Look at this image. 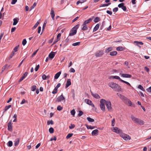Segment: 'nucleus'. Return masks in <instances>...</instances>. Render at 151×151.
Wrapping results in <instances>:
<instances>
[{
    "instance_id": "052dcab7",
    "label": "nucleus",
    "mask_w": 151,
    "mask_h": 151,
    "mask_svg": "<svg viewBox=\"0 0 151 151\" xmlns=\"http://www.w3.org/2000/svg\"><path fill=\"white\" fill-rule=\"evenodd\" d=\"M17 0H12L11 2V4H14L17 2Z\"/></svg>"
},
{
    "instance_id": "bb28decb",
    "label": "nucleus",
    "mask_w": 151,
    "mask_h": 151,
    "mask_svg": "<svg viewBox=\"0 0 151 151\" xmlns=\"http://www.w3.org/2000/svg\"><path fill=\"white\" fill-rule=\"evenodd\" d=\"M11 107V105H9L8 106H6L5 107V109H4V111L3 112V114L7 110H8L9 108H10Z\"/></svg>"
},
{
    "instance_id": "412c9836",
    "label": "nucleus",
    "mask_w": 151,
    "mask_h": 151,
    "mask_svg": "<svg viewBox=\"0 0 151 151\" xmlns=\"http://www.w3.org/2000/svg\"><path fill=\"white\" fill-rule=\"evenodd\" d=\"M92 20V19L91 18H89L88 19H87L86 21H85L83 24H84V25H86V24H88L90 22H91Z\"/></svg>"
},
{
    "instance_id": "49530a36",
    "label": "nucleus",
    "mask_w": 151,
    "mask_h": 151,
    "mask_svg": "<svg viewBox=\"0 0 151 151\" xmlns=\"http://www.w3.org/2000/svg\"><path fill=\"white\" fill-rule=\"evenodd\" d=\"M58 92V89L55 88L52 91V93L53 94H55L57 93Z\"/></svg>"
},
{
    "instance_id": "7c9ffc66",
    "label": "nucleus",
    "mask_w": 151,
    "mask_h": 151,
    "mask_svg": "<svg viewBox=\"0 0 151 151\" xmlns=\"http://www.w3.org/2000/svg\"><path fill=\"white\" fill-rule=\"evenodd\" d=\"M111 4V3H107V4H102L100 6V7L107 6Z\"/></svg>"
},
{
    "instance_id": "6e6d98bb",
    "label": "nucleus",
    "mask_w": 151,
    "mask_h": 151,
    "mask_svg": "<svg viewBox=\"0 0 151 151\" xmlns=\"http://www.w3.org/2000/svg\"><path fill=\"white\" fill-rule=\"evenodd\" d=\"M70 73H74L75 72V69L73 68H71L69 70Z\"/></svg>"
},
{
    "instance_id": "9d476101",
    "label": "nucleus",
    "mask_w": 151,
    "mask_h": 151,
    "mask_svg": "<svg viewBox=\"0 0 151 151\" xmlns=\"http://www.w3.org/2000/svg\"><path fill=\"white\" fill-rule=\"evenodd\" d=\"M104 54V52L103 50H99L97 52L95 55L96 57H100L102 56Z\"/></svg>"
},
{
    "instance_id": "393cba45",
    "label": "nucleus",
    "mask_w": 151,
    "mask_h": 151,
    "mask_svg": "<svg viewBox=\"0 0 151 151\" xmlns=\"http://www.w3.org/2000/svg\"><path fill=\"white\" fill-rule=\"evenodd\" d=\"M51 17L53 20H54V17L55 16V13L54 11L52 9L51 10Z\"/></svg>"
},
{
    "instance_id": "4468645a",
    "label": "nucleus",
    "mask_w": 151,
    "mask_h": 151,
    "mask_svg": "<svg viewBox=\"0 0 151 151\" xmlns=\"http://www.w3.org/2000/svg\"><path fill=\"white\" fill-rule=\"evenodd\" d=\"M8 126V130L12 132V123L11 121L9 122L7 125Z\"/></svg>"
},
{
    "instance_id": "a18cd8bd",
    "label": "nucleus",
    "mask_w": 151,
    "mask_h": 151,
    "mask_svg": "<svg viewBox=\"0 0 151 151\" xmlns=\"http://www.w3.org/2000/svg\"><path fill=\"white\" fill-rule=\"evenodd\" d=\"M86 127L88 129H93L94 128V127H93L90 125H86Z\"/></svg>"
},
{
    "instance_id": "7ed1b4c3",
    "label": "nucleus",
    "mask_w": 151,
    "mask_h": 151,
    "mask_svg": "<svg viewBox=\"0 0 151 151\" xmlns=\"http://www.w3.org/2000/svg\"><path fill=\"white\" fill-rule=\"evenodd\" d=\"M79 24H78L74 26L70 31L69 36H72L75 35L77 32V30L79 27Z\"/></svg>"
},
{
    "instance_id": "f257e3e1",
    "label": "nucleus",
    "mask_w": 151,
    "mask_h": 151,
    "mask_svg": "<svg viewBox=\"0 0 151 151\" xmlns=\"http://www.w3.org/2000/svg\"><path fill=\"white\" fill-rule=\"evenodd\" d=\"M108 86L114 90L119 91L122 92L123 90L121 87L118 84L113 82H109L108 84Z\"/></svg>"
},
{
    "instance_id": "a19ab883",
    "label": "nucleus",
    "mask_w": 151,
    "mask_h": 151,
    "mask_svg": "<svg viewBox=\"0 0 151 151\" xmlns=\"http://www.w3.org/2000/svg\"><path fill=\"white\" fill-rule=\"evenodd\" d=\"M36 85H34L32 86L31 87V90L32 91H35L36 89Z\"/></svg>"
},
{
    "instance_id": "79ce46f5",
    "label": "nucleus",
    "mask_w": 151,
    "mask_h": 151,
    "mask_svg": "<svg viewBox=\"0 0 151 151\" xmlns=\"http://www.w3.org/2000/svg\"><path fill=\"white\" fill-rule=\"evenodd\" d=\"M13 144L12 142V141H10L8 142V146L9 147L12 146Z\"/></svg>"
},
{
    "instance_id": "aec40b11",
    "label": "nucleus",
    "mask_w": 151,
    "mask_h": 151,
    "mask_svg": "<svg viewBox=\"0 0 151 151\" xmlns=\"http://www.w3.org/2000/svg\"><path fill=\"white\" fill-rule=\"evenodd\" d=\"M55 54L54 52H51L49 55V57L50 58L52 59L55 56Z\"/></svg>"
},
{
    "instance_id": "72a5a7b5",
    "label": "nucleus",
    "mask_w": 151,
    "mask_h": 151,
    "mask_svg": "<svg viewBox=\"0 0 151 151\" xmlns=\"http://www.w3.org/2000/svg\"><path fill=\"white\" fill-rule=\"evenodd\" d=\"M100 20V18L98 17H96L94 20V22L95 23H97Z\"/></svg>"
},
{
    "instance_id": "4be33fe9",
    "label": "nucleus",
    "mask_w": 151,
    "mask_h": 151,
    "mask_svg": "<svg viewBox=\"0 0 151 151\" xmlns=\"http://www.w3.org/2000/svg\"><path fill=\"white\" fill-rule=\"evenodd\" d=\"M100 26L99 24H97L96 26L94 27L93 29V32H95L97 31L99 28Z\"/></svg>"
},
{
    "instance_id": "774afa93",
    "label": "nucleus",
    "mask_w": 151,
    "mask_h": 151,
    "mask_svg": "<svg viewBox=\"0 0 151 151\" xmlns=\"http://www.w3.org/2000/svg\"><path fill=\"white\" fill-rule=\"evenodd\" d=\"M41 27H39L38 28V33L39 34L40 33L41 30Z\"/></svg>"
},
{
    "instance_id": "0eeeda50",
    "label": "nucleus",
    "mask_w": 151,
    "mask_h": 151,
    "mask_svg": "<svg viewBox=\"0 0 151 151\" xmlns=\"http://www.w3.org/2000/svg\"><path fill=\"white\" fill-rule=\"evenodd\" d=\"M124 103L127 105L129 106H134V104H132V102L127 98L123 101Z\"/></svg>"
},
{
    "instance_id": "1a4fd4ad",
    "label": "nucleus",
    "mask_w": 151,
    "mask_h": 151,
    "mask_svg": "<svg viewBox=\"0 0 151 151\" xmlns=\"http://www.w3.org/2000/svg\"><path fill=\"white\" fill-rule=\"evenodd\" d=\"M65 98L63 96V93L61 95L58 97L57 99V101L58 102H61L63 100H64L65 101Z\"/></svg>"
},
{
    "instance_id": "bf43d9fd",
    "label": "nucleus",
    "mask_w": 151,
    "mask_h": 151,
    "mask_svg": "<svg viewBox=\"0 0 151 151\" xmlns=\"http://www.w3.org/2000/svg\"><path fill=\"white\" fill-rule=\"evenodd\" d=\"M126 97L124 96L123 95H122L121 97H120V98L123 101L126 98Z\"/></svg>"
},
{
    "instance_id": "6ab92c4d",
    "label": "nucleus",
    "mask_w": 151,
    "mask_h": 151,
    "mask_svg": "<svg viewBox=\"0 0 151 151\" xmlns=\"http://www.w3.org/2000/svg\"><path fill=\"white\" fill-rule=\"evenodd\" d=\"M134 43H135L138 46L140 47H141L139 46V45H143V42L139 41H135L134 42Z\"/></svg>"
},
{
    "instance_id": "09e8293b",
    "label": "nucleus",
    "mask_w": 151,
    "mask_h": 151,
    "mask_svg": "<svg viewBox=\"0 0 151 151\" xmlns=\"http://www.w3.org/2000/svg\"><path fill=\"white\" fill-rule=\"evenodd\" d=\"M83 114V112L81 111H79L78 116H81Z\"/></svg>"
},
{
    "instance_id": "2f4dec72",
    "label": "nucleus",
    "mask_w": 151,
    "mask_h": 151,
    "mask_svg": "<svg viewBox=\"0 0 151 151\" xmlns=\"http://www.w3.org/2000/svg\"><path fill=\"white\" fill-rule=\"evenodd\" d=\"M117 54V52L116 51H114L111 52L110 53V55L111 56H114L116 55Z\"/></svg>"
},
{
    "instance_id": "0e129e2a",
    "label": "nucleus",
    "mask_w": 151,
    "mask_h": 151,
    "mask_svg": "<svg viewBox=\"0 0 151 151\" xmlns=\"http://www.w3.org/2000/svg\"><path fill=\"white\" fill-rule=\"evenodd\" d=\"M57 139L56 137L55 136H54L53 138H51L50 139V141H52V140L56 141Z\"/></svg>"
},
{
    "instance_id": "13d9d810",
    "label": "nucleus",
    "mask_w": 151,
    "mask_h": 151,
    "mask_svg": "<svg viewBox=\"0 0 151 151\" xmlns=\"http://www.w3.org/2000/svg\"><path fill=\"white\" fill-rule=\"evenodd\" d=\"M18 47L19 46H17L14 48V52H16L17 51Z\"/></svg>"
},
{
    "instance_id": "de8ad7c7",
    "label": "nucleus",
    "mask_w": 151,
    "mask_h": 151,
    "mask_svg": "<svg viewBox=\"0 0 151 151\" xmlns=\"http://www.w3.org/2000/svg\"><path fill=\"white\" fill-rule=\"evenodd\" d=\"M75 127L74 124H71L69 126V128L70 129H72L74 128Z\"/></svg>"
},
{
    "instance_id": "e433bc0d",
    "label": "nucleus",
    "mask_w": 151,
    "mask_h": 151,
    "mask_svg": "<svg viewBox=\"0 0 151 151\" xmlns=\"http://www.w3.org/2000/svg\"><path fill=\"white\" fill-rule=\"evenodd\" d=\"M124 49V48L122 47H118L116 48V50L118 51H122Z\"/></svg>"
},
{
    "instance_id": "c9c22d12",
    "label": "nucleus",
    "mask_w": 151,
    "mask_h": 151,
    "mask_svg": "<svg viewBox=\"0 0 151 151\" xmlns=\"http://www.w3.org/2000/svg\"><path fill=\"white\" fill-rule=\"evenodd\" d=\"M39 24V22L38 21L37 22V23H36V24L33 27L32 29H35L38 26Z\"/></svg>"
},
{
    "instance_id": "37998d69",
    "label": "nucleus",
    "mask_w": 151,
    "mask_h": 151,
    "mask_svg": "<svg viewBox=\"0 0 151 151\" xmlns=\"http://www.w3.org/2000/svg\"><path fill=\"white\" fill-rule=\"evenodd\" d=\"M49 132L50 133H53L54 130V129L52 127H50L49 128Z\"/></svg>"
},
{
    "instance_id": "3c124183",
    "label": "nucleus",
    "mask_w": 151,
    "mask_h": 151,
    "mask_svg": "<svg viewBox=\"0 0 151 151\" xmlns=\"http://www.w3.org/2000/svg\"><path fill=\"white\" fill-rule=\"evenodd\" d=\"M80 42H78L73 43L72 44V45L74 46H77L79 45Z\"/></svg>"
},
{
    "instance_id": "5701e85b",
    "label": "nucleus",
    "mask_w": 151,
    "mask_h": 151,
    "mask_svg": "<svg viewBox=\"0 0 151 151\" xmlns=\"http://www.w3.org/2000/svg\"><path fill=\"white\" fill-rule=\"evenodd\" d=\"M98 130L96 129L93 130L91 133L92 135L93 136H94L96 134H97L98 132Z\"/></svg>"
},
{
    "instance_id": "39448f33",
    "label": "nucleus",
    "mask_w": 151,
    "mask_h": 151,
    "mask_svg": "<svg viewBox=\"0 0 151 151\" xmlns=\"http://www.w3.org/2000/svg\"><path fill=\"white\" fill-rule=\"evenodd\" d=\"M105 102V99H101L100 101V106L101 110L103 111H105V107L104 104Z\"/></svg>"
},
{
    "instance_id": "6e6552de",
    "label": "nucleus",
    "mask_w": 151,
    "mask_h": 151,
    "mask_svg": "<svg viewBox=\"0 0 151 151\" xmlns=\"http://www.w3.org/2000/svg\"><path fill=\"white\" fill-rule=\"evenodd\" d=\"M119 75L122 77L125 78H131L132 77V76L131 75L122 73V71L120 73Z\"/></svg>"
},
{
    "instance_id": "e2e57ef3",
    "label": "nucleus",
    "mask_w": 151,
    "mask_h": 151,
    "mask_svg": "<svg viewBox=\"0 0 151 151\" xmlns=\"http://www.w3.org/2000/svg\"><path fill=\"white\" fill-rule=\"evenodd\" d=\"M38 49H37V50H36L34 52V53L32 54V57H33L35 55V54H36L37 52L38 51Z\"/></svg>"
},
{
    "instance_id": "dca6fc26",
    "label": "nucleus",
    "mask_w": 151,
    "mask_h": 151,
    "mask_svg": "<svg viewBox=\"0 0 151 151\" xmlns=\"http://www.w3.org/2000/svg\"><path fill=\"white\" fill-rule=\"evenodd\" d=\"M71 80L70 79H68L66 82V83L65 86V88H68V86L71 85Z\"/></svg>"
},
{
    "instance_id": "a211bd4d",
    "label": "nucleus",
    "mask_w": 151,
    "mask_h": 151,
    "mask_svg": "<svg viewBox=\"0 0 151 151\" xmlns=\"http://www.w3.org/2000/svg\"><path fill=\"white\" fill-rule=\"evenodd\" d=\"M27 72H25L24 73V74L23 76L20 78L19 80V82L21 81H22L27 76Z\"/></svg>"
},
{
    "instance_id": "f704fd0d",
    "label": "nucleus",
    "mask_w": 151,
    "mask_h": 151,
    "mask_svg": "<svg viewBox=\"0 0 151 151\" xmlns=\"http://www.w3.org/2000/svg\"><path fill=\"white\" fill-rule=\"evenodd\" d=\"M87 119L88 121L89 122H93L94 121V119L89 117H87Z\"/></svg>"
},
{
    "instance_id": "c85d7f7f",
    "label": "nucleus",
    "mask_w": 151,
    "mask_h": 151,
    "mask_svg": "<svg viewBox=\"0 0 151 151\" xmlns=\"http://www.w3.org/2000/svg\"><path fill=\"white\" fill-rule=\"evenodd\" d=\"M49 78V76H46L45 74H43L42 76V78L43 80H45L47 78Z\"/></svg>"
},
{
    "instance_id": "f8f14e48",
    "label": "nucleus",
    "mask_w": 151,
    "mask_h": 151,
    "mask_svg": "<svg viewBox=\"0 0 151 151\" xmlns=\"http://www.w3.org/2000/svg\"><path fill=\"white\" fill-rule=\"evenodd\" d=\"M113 129L114 131L116 133H119L120 134V133H122V130L117 127H114Z\"/></svg>"
},
{
    "instance_id": "ea45409f",
    "label": "nucleus",
    "mask_w": 151,
    "mask_h": 151,
    "mask_svg": "<svg viewBox=\"0 0 151 151\" xmlns=\"http://www.w3.org/2000/svg\"><path fill=\"white\" fill-rule=\"evenodd\" d=\"M138 88L140 89L142 91H145V90H144L143 87V86L140 85H139L138 86Z\"/></svg>"
},
{
    "instance_id": "423d86ee",
    "label": "nucleus",
    "mask_w": 151,
    "mask_h": 151,
    "mask_svg": "<svg viewBox=\"0 0 151 151\" xmlns=\"http://www.w3.org/2000/svg\"><path fill=\"white\" fill-rule=\"evenodd\" d=\"M105 104L108 110L109 111H111L112 109V108L111 106V103L110 101L109 100L106 101L105 100Z\"/></svg>"
},
{
    "instance_id": "680f3d73",
    "label": "nucleus",
    "mask_w": 151,
    "mask_h": 151,
    "mask_svg": "<svg viewBox=\"0 0 151 151\" xmlns=\"http://www.w3.org/2000/svg\"><path fill=\"white\" fill-rule=\"evenodd\" d=\"M40 68L39 65H38L36 67L35 70V71H37Z\"/></svg>"
},
{
    "instance_id": "cd10ccee",
    "label": "nucleus",
    "mask_w": 151,
    "mask_h": 151,
    "mask_svg": "<svg viewBox=\"0 0 151 151\" xmlns=\"http://www.w3.org/2000/svg\"><path fill=\"white\" fill-rule=\"evenodd\" d=\"M82 26L83 27L81 28L82 30H86L87 29L88 27L86 25H84V24H83Z\"/></svg>"
},
{
    "instance_id": "c03bdc74",
    "label": "nucleus",
    "mask_w": 151,
    "mask_h": 151,
    "mask_svg": "<svg viewBox=\"0 0 151 151\" xmlns=\"http://www.w3.org/2000/svg\"><path fill=\"white\" fill-rule=\"evenodd\" d=\"M73 135V133H69L66 136V138L67 139H68L71 137Z\"/></svg>"
},
{
    "instance_id": "69168bd1",
    "label": "nucleus",
    "mask_w": 151,
    "mask_h": 151,
    "mask_svg": "<svg viewBox=\"0 0 151 151\" xmlns=\"http://www.w3.org/2000/svg\"><path fill=\"white\" fill-rule=\"evenodd\" d=\"M6 66H7V65H6L2 67V72H3L4 71V70H5Z\"/></svg>"
},
{
    "instance_id": "338daca9",
    "label": "nucleus",
    "mask_w": 151,
    "mask_h": 151,
    "mask_svg": "<svg viewBox=\"0 0 151 151\" xmlns=\"http://www.w3.org/2000/svg\"><path fill=\"white\" fill-rule=\"evenodd\" d=\"M48 124H53V122L52 120H51L50 121H49L47 122Z\"/></svg>"
},
{
    "instance_id": "58836bf2",
    "label": "nucleus",
    "mask_w": 151,
    "mask_h": 151,
    "mask_svg": "<svg viewBox=\"0 0 151 151\" xmlns=\"http://www.w3.org/2000/svg\"><path fill=\"white\" fill-rule=\"evenodd\" d=\"M121 82H123V83H125L127 85H128V86H131V84H130V83H129V82H127V81H124L122 80H121Z\"/></svg>"
},
{
    "instance_id": "4d7b16f0",
    "label": "nucleus",
    "mask_w": 151,
    "mask_h": 151,
    "mask_svg": "<svg viewBox=\"0 0 151 151\" xmlns=\"http://www.w3.org/2000/svg\"><path fill=\"white\" fill-rule=\"evenodd\" d=\"M36 3L35 2L34 3L33 5L31 6V9L30 10V11H31V10L32 9H33V8H34V7L35 6H36Z\"/></svg>"
},
{
    "instance_id": "a878e982",
    "label": "nucleus",
    "mask_w": 151,
    "mask_h": 151,
    "mask_svg": "<svg viewBox=\"0 0 151 151\" xmlns=\"http://www.w3.org/2000/svg\"><path fill=\"white\" fill-rule=\"evenodd\" d=\"M19 19L18 20L17 18H14L13 19V25H15L18 23V22Z\"/></svg>"
},
{
    "instance_id": "8fccbe9b",
    "label": "nucleus",
    "mask_w": 151,
    "mask_h": 151,
    "mask_svg": "<svg viewBox=\"0 0 151 151\" xmlns=\"http://www.w3.org/2000/svg\"><path fill=\"white\" fill-rule=\"evenodd\" d=\"M115 124V119L114 118L111 121V125L112 126H114Z\"/></svg>"
},
{
    "instance_id": "473e14b6",
    "label": "nucleus",
    "mask_w": 151,
    "mask_h": 151,
    "mask_svg": "<svg viewBox=\"0 0 151 151\" xmlns=\"http://www.w3.org/2000/svg\"><path fill=\"white\" fill-rule=\"evenodd\" d=\"M19 140V138H17L15 139L14 143L15 146H17L18 145Z\"/></svg>"
},
{
    "instance_id": "864d4df0",
    "label": "nucleus",
    "mask_w": 151,
    "mask_h": 151,
    "mask_svg": "<svg viewBox=\"0 0 151 151\" xmlns=\"http://www.w3.org/2000/svg\"><path fill=\"white\" fill-rule=\"evenodd\" d=\"M63 109V107L60 106L59 105L58 106L57 108V109L58 111H61Z\"/></svg>"
},
{
    "instance_id": "ddd939ff",
    "label": "nucleus",
    "mask_w": 151,
    "mask_h": 151,
    "mask_svg": "<svg viewBox=\"0 0 151 151\" xmlns=\"http://www.w3.org/2000/svg\"><path fill=\"white\" fill-rule=\"evenodd\" d=\"M90 92L91 95L95 98L99 99L100 98V96L98 95V94L96 93H94L91 91H90Z\"/></svg>"
},
{
    "instance_id": "20e7f679",
    "label": "nucleus",
    "mask_w": 151,
    "mask_h": 151,
    "mask_svg": "<svg viewBox=\"0 0 151 151\" xmlns=\"http://www.w3.org/2000/svg\"><path fill=\"white\" fill-rule=\"evenodd\" d=\"M120 135L124 140L126 141L129 140L131 139V137L129 135L122 132L120 133Z\"/></svg>"
},
{
    "instance_id": "2eb2a0df",
    "label": "nucleus",
    "mask_w": 151,
    "mask_h": 151,
    "mask_svg": "<svg viewBox=\"0 0 151 151\" xmlns=\"http://www.w3.org/2000/svg\"><path fill=\"white\" fill-rule=\"evenodd\" d=\"M85 102H86L87 104L91 105L93 107H94V105L92 103L91 101L90 100L86 99L85 100Z\"/></svg>"
},
{
    "instance_id": "4c0bfd02",
    "label": "nucleus",
    "mask_w": 151,
    "mask_h": 151,
    "mask_svg": "<svg viewBox=\"0 0 151 151\" xmlns=\"http://www.w3.org/2000/svg\"><path fill=\"white\" fill-rule=\"evenodd\" d=\"M76 113V111L74 109H73L70 111V113L73 116H74Z\"/></svg>"
},
{
    "instance_id": "5fc2aeb1",
    "label": "nucleus",
    "mask_w": 151,
    "mask_h": 151,
    "mask_svg": "<svg viewBox=\"0 0 151 151\" xmlns=\"http://www.w3.org/2000/svg\"><path fill=\"white\" fill-rule=\"evenodd\" d=\"M118 10V8L117 7L114 8L113 9V12H117Z\"/></svg>"
},
{
    "instance_id": "9b49d317",
    "label": "nucleus",
    "mask_w": 151,
    "mask_h": 151,
    "mask_svg": "<svg viewBox=\"0 0 151 151\" xmlns=\"http://www.w3.org/2000/svg\"><path fill=\"white\" fill-rule=\"evenodd\" d=\"M118 7L119 8H121L124 11H126L127 10V8L126 6L124 5V3H121L119 4L118 5Z\"/></svg>"
},
{
    "instance_id": "c756f323",
    "label": "nucleus",
    "mask_w": 151,
    "mask_h": 151,
    "mask_svg": "<svg viewBox=\"0 0 151 151\" xmlns=\"http://www.w3.org/2000/svg\"><path fill=\"white\" fill-rule=\"evenodd\" d=\"M113 50L112 48L111 47H109L107 48L106 50H105V52L106 53L109 52H110V51H111Z\"/></svg>"
},
{
    "instance_id": "f3484780",
    "label": "nucleus",
    "mask_w": 151,
    "mask_h": 151,
    "mask_svg": "<svg viewBox=\"0 0 151 151\" xmlns=\"http://www.w3.org/2000/svg\"><path fill=\"white\" fill-rule=\"evenodd\" d=\"M110 78H112L113 79H117L120 81L121 82V80H122V79H121L120 77L117 76H111L110 77Z\"/></svg>"
},
{
    "instance_id": "b1692460",
    "label": "nucleus",
    "mask_w": 151,
    "mask_h": 151,
    "mask_svg": "<svg viewBox=\"0 0 151 151\" xmlns=\"http://www.w3.org/2000/svg\"><path fill=\"white\" fill-rule=\"evenodd\" d=\"M61 73V72L60 71L56 73L54 76L55 78V79H57L60 76Z\"/></svg>"
},
{
    "instance_id": "f03ea898",
    "label": "nucleus",
    "mask_w": 151,
    "mask_h": 151,
    "mask_svg": "<svg viewBox=\"0 0 151 151\" xmlns=\"http://www.w3.org/2000/svg\"><path fill=\"white\" fill-rule=\"evenodd\" d=\"M132 120L135 123L140 125H142L144 124V122L140 119L136 118L133 115L131 116Z\"/></svg>"
},
{
    "instance_id": "603ef678",
    "label": "nucleus",
    "mask_w": 151,
    "mask_h": 151,
    "mask_svg": "<svg viewBox=\"0 0 151 151\" xmlns=\"http://www.w3.org/2000/svg\"><path fill=\"white\" fill-rule=\"evenodd\" d=\"M27 43V41L26 39H24L22 42V44L24 45V46Z\"/></svg>"
}]
</instances>
